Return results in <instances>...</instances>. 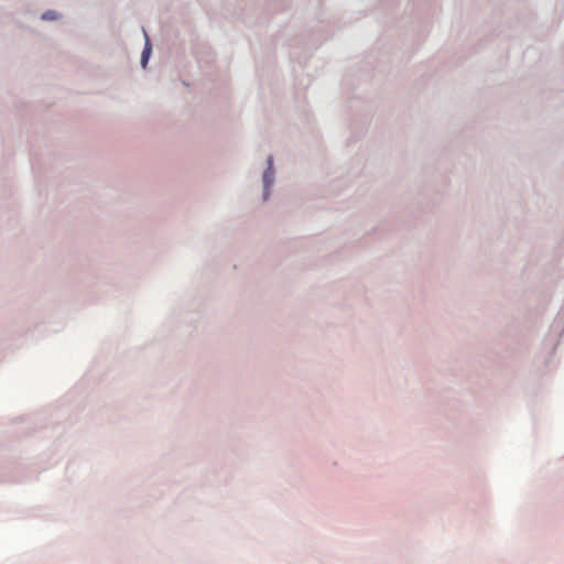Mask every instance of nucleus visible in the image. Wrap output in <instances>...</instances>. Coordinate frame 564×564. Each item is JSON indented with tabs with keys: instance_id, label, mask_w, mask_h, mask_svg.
<instances>
[{
	"instance_id": "obj_3",
	"label": "nucleus",
	"mask_w": 564,
	"mask_h": 564,
	"mask_svg": "<svg viewBox=\"0 0 564 564\" xmlns=\"http://www.w3.org/2000/svg\"><path fill=\"white\" fill-rule=\"evenodd\" d=\"M56 18L57 17H56V13L54 11H46L42 15V19L43 20H47V21L55 20Z\"/></svg>"
},
{
	"instance_id": "obj_1",
	"label": "nucleus",
	"mask_w": 564,
	"mask_h": 564,
	"mask_svg": "<svg viewBox=\"0 0 564 564\" xmlns=\"http://www.w3.org/2000/svg\"><path fill=\"white\" fill-rule=\"evenodd\" d=\"M269 166L268 169L265 170L264 174H263V182H264V186L268 187L270 185V183L272 182V177H273V170H272V161L271 159H269Z\"/></svg>"
},
{
	"instance_id": "obj_2",
	"label": "nucleus",
	"mask_w": 564,
	"mask_h": 564,
	"mask_svg": "<svg viewBox=\"0 0 564 564\" xmlns=\"http://www.w3.org/2000/svg\"><path fill=\"white\" fill-rule=\"evenodd\" d=\"M150 54H151V44H150V41L149 39H147V42H145V47L142 52V56H141V64L143 67L147 66V63L149 61V57H150Z\"/></svg>"
}]
</instances>
